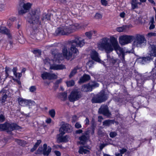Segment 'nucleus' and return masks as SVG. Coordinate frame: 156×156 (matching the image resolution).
<instances>
[{"label":"nucleus","mask_w":156,"mask_h":156,"mask_svg":"<svg viewBox=\"0 0 156 156\" xmlns=\"http://www.w3.org/2000/svg\"><path fill=\"white\" fill-rule=\"evenodd\" d=\"M94 64V62L93 61H89L87 63V66L90 68L92 67Z\"/></svg>","instance_id":"41"},{"label":"nucleus","mask_w":156,"mask_h":156,"mask_svg":"<svg viewBox=\"0 0 156 156\" xmlns=\"http://www.w3.org/2000/svg\"><path fill=\"white\" fill-rule=\"evenodd\" d=\"M62 53L63 56L67 60H69L71 58H74V56L73 54L69 51V52L67 51V48L66 46H64L62 48Z\"/></svg>","instance_id":"16"},{"label":"nucleus","mask_w":156,"mask_h":156,"mask_svg":"<svg viewBox=\"0 0 156 156\" xmlns=\"http://www.w3.org/2000/svg\"><path fill=\"white\" fill-rule=\"evenodd\" d=\"M65 66L62 65L53 64L51 65L50 69L55 70H61L65 69Z\"/></svg>","instance_id":"20"},{"label":"nucleus","mask_w":156,"mask_h":156,"mask_svg":"<svg viewBox=\"0 0 156 156\" xmlns=\"http://www.w3.org/2000/svg\"><path fill=\"white\" fill-rule=\"evenodd\" d=\"M91 123L92 127L94 129V128L96 126V124L93 119H92V121L91 122Z\"/></svg>","instance_id":"54"},{"label":"nucleus","mask_w":156,"mask_h":156,"mask_svg":"<svg viewBox=\"0 0 156 156\" xmlns=\"http://www.w3.org/2000/svg\"><path fill=\"white\" fill-rule=\"evenodd\" d=\"M106 145L104 144H101L99 146L100 149L101 150Z\"/></svg>","instance_id":"59"},{"label":"nucleus","mask_w":156,"mask_h":156,"mask_svg":"<svg viewBox=\"0 0 156 156\" xmlns=\"http://www.w3.org/2000/svg\"><path fill=\"white\" fill-rule=\"evenodd\" d=\"M98 112L99 113L102 114L108 117H110L111 115L109 111L108 106L106 105H102L99 108Z\"/></svg>","instance_id":"11"},{"label":"nucleus","mask_w":156,"mask_h":156,"mask_svg":"<svg viewBox=\"0 0 156 156\" xmlns=\"http://www.w3.org/2000/svg\"><path fill=\"white\" fill-rule=\"evenodd\" d=\"M17 70V68L16 67L13 68L12 69V71L13 72L15 76H17V75L18 74V73H16Z\"/></svg>","instance_id":"51"},{"label":"nucleus","mask_w":156,"mask_h":156,"mask_svg":"<svg viewBox=\"0 0 156 156\" xmlns=\"http://www.w3.org/2000/svg\"><path fill=\"white\" fill-rule=\"evenodd\" d=\"M102 17V15L101 14L98 13H96L94 16V18L97 19H101Z\"/></svg>","instance_id":"43"},{"label":"nucleus","mask_w":156,"mask_h":156,"mask_svg":"<svg viewBox=\"0 0 156 156\" xmlns=\"http://www.w3.org/2000/svg\"><path fill=\"white\" fill-rule=\"evenodd\" d=\"M20 129V127L16 124L6 123V131L8 133H10L14 130H18Z\"/></svg>","instance_id":"15"},{"label":"nucleus","mask_w":156,"mask_h":156,"mask_svg":"<svg viewBox=\"0 0 156 156\" xmlns=\"http://www.w3.org/2000/svg\"><path fill=\"white\" fill-rule=\"evenodd\" d=\"M0 32L7 35L9 37H10L9 30L5 27H0Z\"/></svg>","instance_id":"23"},{"label":"nucleus","mask_w":156,"mask_h":156,"mask_svg":"<svg viewBox=\"0 0 156 156\" xmlns=\"http://www.w3.org/2000/svg\"><path fill=\"white\" fill-rule=\"evenodd\" d=\"M101 2L102 5L105 6L107 5L108 4L107 2L105 0H101Z\"/></svg>","instance_id":"53"},{"label":"nucleus","mask_w":156,"mask_h":156,"mask_svg":"<svg viewBox=\"0 0 156 156\" xmlns=\"http://www.w3.org/2000/svg\"><path fill=\"white\" fill-rule=\"evenodd\" d=\"M98 48L99 49L104 50L107 53V60L108 61L115 64L117 62V59H114L113 57H111L109 53L112 52L114 49L116 51L119 56L122 57V61H124V53L123 49L119 45L117 39L113 37L109 38L105 37L102 39L101 43L98 44Z\"/></svg>","instance_id":"1"},{"label":"nucleus","mask_w":156,"mask_h":156,"mask_svg":"<svg viewBox=\"0 0 156 156\" xmlns=\"http://www.w3.org/2000/svg\"><path fill=\"white\" fill-rule=\"evenodd\" d=\"M149 54L151 56H156V45L153 44L151 45Z\"/></svg>","instance_id":"22"},{"label":"nucleus","mask_w":156,"mask_h":156,"mask_svg":"<svg viewBox=\"0 0 156 156\" xmlns=\"http://www.w3.org/2000/svg\"><path fill=\"white\" fill-rule=\"evenodd\" d=\"M43 150H42V148L39 147L37 150L36 154H43Z\"/></svg>","instance_id":"46"},{"label":"nucleus","mask_w":156,"mask_h":156,"mask_svg":"<svg viewBox=\"0 0 156 156\" xmlns=\"http://www.w3.org/2000/svg\"><path fill=\"white\" fill-rule=\"evenodd\" d=\"M75 127L77 129H79L81 128L82 127V126L81 124L78 122H77L76 123L75 125Z\"/></svg>","instance_id":"50"},{"label":"nucleus","mask_w":156,"mask_h":156,"mask_svg":"<svg viewBox=\"0 0 156 156\" xmlns=\"http://www.w3.org/2000/svg\"><path fill=\"white\" fill-rule=\"evenodd\" d=\"M92 89L93 87H98L99 86V84L96 82H93L89 84Z\"/></svg>","instance_id":"38"},{"label":"nucleus","mask_w":156,"mask_h":156,"mask_svg":"<svg viewBox=\"0 0 156 156\" xmlns=\"http://www.w3.org/2000/svg\"><path fill=\"white\" fill-rule=\"evenodd\" d=\"M86 122V125H89V120L87 118H86L85 120Z\"/></svg>","instance_id":"64"},{"label":"nucleus","mask_w":156,"mask_h":156,"mask_svg":"<svg viewBox=\"0 0 156 156\" xmlns=\"http://www.w3.org/2000/svg\"><path fill=\"white\" fill-rule=\"evenodd\" d=\"M73 131V128L71 125L66 123L63 124L59 129L60 135H63L66 132L70 133Z\"/></svg>","instance_id":"10"},{"label":"nucleus","mask_w":156,"mask_h":156,"mask_svg":"<svg viewBox=\"0 0 156 156\" xmlns=\"http://www.w3.org/2000/svg\"><path fill=\"white\" fill-rule=\"evenodd\" d=\"M6 123L3 124H0V129L1 130H6Z\"/></svg>","instance_id":"39"},{"label":"nucleus","mask_w":156,"mask_h":156,"mask_svg":"<svg viewBox=\"0 0 156 156\" xmlns=\"http://www.w3.org/2000/svg\"><path fill=\"white\" fill-rule=\"evenodd\" d=\"M78 119V117L76 115L73 116L72 117V122H75L77 121Z\"/></svg>","instance_id":"52"},{"label":"nucleus","mask_w":156,"mask_h":156,"mask_svg":"<svg viewBox=\"0 0 156 156\" xmlns=\"http://www.w3.org/2000/svg\"><path fill=\"white\" fill-rule=\"evenodd\" d=\"M133 39V45L134 47H141L146 44V40L143 35L137 34Z\"/></svg>","instance_id":"5"},{"label":"nucleus","mask_w":156,"mask_h":156,"mask_svg":"<svg viewBox=\"0 0 156 156\" xmlns=\"http://www.w3.org/2000/svg\"><path fill=\"white\" fill-rule=\"evenodd\" d=\"M49 113L52 118L54 117L55 114V110L54 109H52L49 110Z\"/></svg>","instance_id":"35"},{"label":"nucleus","mask_w":156,"mask_h":156,"mask_svg":"<svg viewBox=\"0 0 156 156\" xmlns=\"http://www.w3.org/2000/svg\"><path fill=\"white\" fill-rule=\"evenodd\" d=\"M79 153L80 154H88L89 153L90 151L84 148L83 147H80L79 151Z\"/></svg>","instance_id":"30"},{"label":"nucleus","mask_w":156,"mask_h":156,"mask_svg":"<svg viewBox=\"0 0 156 156\" xmlns=\"http://www.w3.org/2000/svg\"><path fill=\"white\" fill-rule=\"evenodd\" d=\"M41 140H38L37 141V142L35 143V144L34 145V147L31 149L30 151L31 152H33L35 151L39 145V144L41 143Z\"/></svg>","instance_id":"29"},{"label":"nucleus","mask_w":156,"mask_h":156,"mask_svg":"<svg viewBox=\"0 0 156 156\" xmlns=\"http://www.w3.org/2000/svg\"><path fill=\"white\" fill-rule=\"evenodd\" d=\"M51 148L49 146L47 147V144H45L43 145V154L44 155L48 156L51 152Z\"/></svg>","instance_id":"18"},{"label":"nucleus","mask_w":156,"mask_h":156,"mask_svg":"<svg viewBox=\"0 0 156 156\" xmlns=\"http://www.w3.org/2000/svg\"><path fill=\"white\" fill-rule=\"evenodd\" d=\"M117 135V133L116 132H112L109 134L110 136L112 138L115 137Z\"/></svg>","instance_id":"44"},{"label":"nucleus","mask_w":156,"mask_h":156,"mask_svg":"<svg viewBox=\"0 0 156 156\" xmlns=\"http://www.w3.org/2000/svg\"><path fill=\"white\" fill-rule=\"evenodd\" d=\"M62 81V79H60L59 80H57L56 82L55 83V85L58 86V85L61 83Z\"/></svg>","instance_id":"56"},{"label":"nucleus","mask_w":156,"mask_h":156,"mask_svg":"<svg viewBox=\"0 0 156 156\" xmlns=\"http://www.w3.org/2000/svg\"><path fill=\"white\" fill-rule=\"evenodd\" d=\"M77 24H75L70 20L67 21L65 24L58 28L55 31L58 35H68L73 32L77 28Z\"/></svg>","instance_id":"3"},{"label":"nucleus","mask_w":156,"mask_h":156,"mask_svg":"<svg viewBox=\"0 0 156 156\" xmlns=\"http://www.w3.org/2000/svg\"><path fill=\"white\" fill-rule=\"evenodd\" d=\"M90 133V130H87L83 133L82 136L79 137V139L80 141L81 144H84L89 139Z\"/></svg>","instance_id":"12"},{"label":"nucleus","mask_w":156,"mask_h":156,"mask_svg":"<svg viewBox=\"0 0 156 156\" xmlns=\"http://www.w3.org/2000/svg\"><path fill=\"white\" fill-rule=\"evenodd\" d=\"M81 97L80 93L77 90L73 91L69 96L68 98L71 102H73L79 99Z\"/></svg>","instance_id":"9"},{"label":"nucleus","mask_w":156,"mask_h":156,"mask_svg":"<svg viewBox=\"0 0 156 156\" xmlns=\"http://www.w3.org/2000/svg\"><path fill=\"white\" fill-rule=\"evenodd\" d=\"M138 1L136 0H132L131 2L132 8L134 9L136 8H138Z\"/></svg>","instance_id":"31"},{"label":"nucleus","mask_w":156,"mask_h":156,"mask_svg":"<svg viewBox=\"0 0 156 156\" xmlns=\"http://www.w3.org/2000/svg\"><path fill=\"white\" fill-rule=\"evenodd\" d=\"M134 38L133 36L124 35L119 37V42L121 45H124L131 43Z\"/></svg>","instance_id":"8"},{"label":"nucleus","mask_w":156,"mask_h":156,"mask_svg":"<svg viewBox=\"0 0 156 156\" xmlns=\"http://www.w3.org/2000/svg\"><path fill=\"white\" fill-rule=\"evenodd\" d=\"M125 13L124 12H122L120 14V16L122 18H123L125 16Z\"/></svg>","instance_id":"63"},{"label":"nucleus","mask_w":156,"mask_h":156,"mask_svg":"<svg viewBox=\"0 0 156 156\" xmlns=\"http://www.w3.org/2000/svg\"><path fill=\"white\" fill-rule=\"evenodd\" d=\"M30 91L31 92H34L36 91V88L35 86H32L29 89Z\"/></svg>","instance_id":"45"},{"label":"nucleus","mask_w":156,"mask_h":156,"mask_svg":"<svg viewBox=\"0 0 156 156\" xmlns=\"http://www.w3.org/2000/svg\"><path fill=\"white\" fill-rule=\"evenodd\" d=\"M114 120H105L103 122V125L105 126H109L111 124H113Z\"/></svg>","instance_id":"26"},{"label":"nucleus","mask_w":156,"mask_h":156,"mask_svg":"<svg viewBox=\"0 0 156 156\" xmlns=\"http://www.w3.org/2000/svg\"><path fill=\"white\" fill-rule=\"evenodd\" d=\"M86 36L89 39H91L92 34V31L86 32L85 34Z\"/></svg>","instance_id":"42"},{"label":"nucleus","mask_w":156,"mask_h":156,"mask_svg":"<svg viewBox=\"0 0 156 156\" xmlns=\"http://www.w3.org/2000/svg\"><path fill=\"white\" fill-rule=\"evenodd\" d=\"M151 59V57L148 56L146 57L140 58H139V61L142 64H144Z\"/></svg>","instance_id":"28"},{"label":"nucleus","mask_w":156,"mask_h":156,"mask_svg":"<svg viewBox=\"0 0 156 156\" xmlns=\"http://www.w3.org/2000/svg\"><path fill=\"white\" fill-rule=\"evenodd\" d=\"M6 90L4 89H2L1 91V93H2L3 95L2 100V102L3 103L5 102L7 98V95L6 94Z\"/></svg>","instance_id":"27"},{"label":"nucleus","mask_w":156,"mask_h":156,"mask_svg":"<svg viewBox=\"0 0 156 156\" xmlns=\"http://www.w3.org/2000/svg\"><path fill=\"white\" fill-rule=\"evenodd\" d=\"M16 18L15 17H12L10 18L9 19V22H8V25L9 26H10L12 25V23L11 22H12L15 21L16 20Z\"/></svg>","instance_id":"40"},{"label":"nucleus","mask_w":156,"mask_h":156,"mask_svg":"<svg viewBox=\"0 0 156 156\" xmlns=\"http://www.w3.org/2000/svg\"><path fill=\"white\" fill-rule=\"evenodd\" d=\"M14 140L20 146H23L25 144V142H24V141L21 140L15 139H14Z\"/></svg>","instance_id":"33"},{"label":"nucleus","mask_w":156,"mask_h":156,"mask_svg":"<svg viewBox=\"0 0 156 156\" xmlns=\"http://www.w3.org/2000/svg\"><path fill=\"white\" fill-rule=\"evenodd\" d=\"M40 11L37 9H31L28 16V21L32 24V30L31 31L30 37L33 39L36 37L39 32V27L40 23L39 21Z\"/></svg>","instance_id":"2"},{"label":"nucleus","mask_w":156,"mask_h":156,"mask_svg":"<svg viewBox=\"0 0 156 156\" xmlns=\"http://www.w3.org/2000/svg\"><path fill=\"white\" fill-rule=\"evenodd\" d=\"M90 76L89 75L84 74L83 76L81 77L79 81V83H84L86 81H87L90 80Z\"/></svg>","instance_id":"21"},{"label":"nucleus","mask_w":156,"mask_h":156,"mask_svg":"<svg viewBox=\"0 0 156 156\" xmlns=\"http://www.w3.org/2000/svg\"><path fill=\"white\" fill-rule=\"evenodd\" d=\"M18 103L20 105L24 106L27 105H34L35 103L33 101L31 100H27L21 98H19L18 99Z\"/></svg>","instance_id":"14"},{"label":"nucleus","mask_w":156,"mask_h":156,"mask_svg":"<svg viewBox=\"0 0 156 156\" xmlns=\"http://www.w3.org/2000/svg\"><path fill=\"white\" fill-rule=\"evenodd\" d=\"M127 151V150L124 148H122V149L120 150V153L121 154H123L124 153L126 152Z\"/></svg>","instance_id":"55"},{"label":"nucleus","mask_w":156,"mask_h":156,"mask_svg":"<svg viewBox=\"0 0 156 156\" xmlns=\"http://www.w3.org/2000/svg\"><path fill=\"white\" fill-rule=\"evenodd\" d=\"M149 2L151 3L154 6L155 5V3L153 0H148Z\"/></svg>","instance_id":"62"},{"label":"nucleus","mask_w":156,"mask_h":156,"mask_svg":"<svg viewBox=\"0 0 156 156\" xmlns=\"http://www.w3.org/2000/svg\"><path fill=\"white\" fill-rule=\"evenodd\" d=\"M58 98H61L62 100L64 101L67 99V94L66 92L58 93Z\"/></svg>","instance_id":"25"},{"label":"nucleus","mask_w":156,"mask_h":156,"mask_svg":"<svg viewBox=\"0 0 156 156\" xmlns=\"http://www.w3.org/2000/svg\"><path fill=\"white\" fill-rule=\"evenodd\" d=\"M19 40V42L22 44H23L25 42V39L23 37L22 35H20V36L18 37Z\"/></svg>","instance_id":"37"},{"label":"nucleus","mask_w":156,"mask_h":156,"mask_svg":"<svg viewBox=\"0 0 156 156\" xmlns=\"http://www.w3.org/2000/svg\"><path fill=\"white\" fill-rule=\"evenodd\" d=\"M155 27V25L154 24V23H151L150 24V26L149 27V29L150 30H151L153 29Z\"/></svg>","instance_id":"60"},{"label":"nucleus","mask_w":156,"mask_h":156,"mask_svg":"<svg viewBox=\"0 0 156 156\" xmlns=\"http://www.w3.org/2000/svg\"><path fill=\"white\" fill-rule=\"evenodd\" d=\"M41 77L43 80H51L56 79L57 78V76L55 74L50 73L47 72H44L42 73Z\"/></svg>","instance_id":"13"},{"label":"nucleus","mask_w":156,"mask_h":156,"mask_svg":"<svg viewBox=\"0 0 156 156\" xmlns=\"http://www.w3.org/2000/svg\"><path fill=\"white\" fill-rule=\"evenodd\" d=\"M147 36L149 37H151L152 36L156 37V33H149L147 34Z\"/></svg>","instance_id":"48"},{"label":"nucleus","mask_w":156,"mask_h":156,"mask_svg":"<svg viewBox=\"0 0 156 156\" xmlns=\"http://www.w3.org/2000/svg\"><path fill=\"white\" fill-rule=\"evenodd\" d=\"M67 86L68 87H70L73 86L75 84L74 81L73 80H71L66 82Z\"/></svg>","instance_id":"36"},{"label":"nucleus","mask_w":156,"mask_h":156,"mask_svg":"<svg viewBox=\"0 0 156 156\" xmlns=\"http://www.w3.org/2000/svg\"><path fill=\"white\" fill-rule=\"evenodd\" d=\"M55 154L57 156H60L61 154L60 152L58 151H55L54 152Z\"/></svg>","instance_id":"57"},{"label":"nucleus","mask_w":156,"mask_h":156,"mask_svg":"<svg viewBox=\"0 0 156 156\" xmlns=\"http://www.w3.org/2000/svg\"><path fill=\"white\" fill-rule=\"evenodd\" d=\"M60 133L58 135V137H57V141L58 143H60L62 142H66L68 141V139L69 136L66 135L64 136H62L63 135H60Z\"/></svg>","instance_id":"19"},{"label":"nucleus","mask_w":156,"mask_h":156,"mask_svg":"<svg viewBox=\"0 0 156 156\" xmlns=\"http://www.w3.org/2000/svg\"><path fill=\"white\" fill-rule=\"evenodd\" d=\"M83 130L81 129H80L76 130V133L77 134H80L82 133L83 132Z\"/></svg>","instance_id":"61"},{"label":"nucleus","mask_w":156,"mask_h":156,"mask_svg":"<svg viewBox=\"0 0 156 156\" xmlns=\"http://www.w3.org/2000/svg\"><path fill=\"white\" fill-rule=\"evenodd\" d=\"M5 120L4 116L2 115H0V122H2L4 121Z\"/></svg>","instance_id":"58"},{"label":"nucleus","mask_w":156,"mask_h":156,"mask_svg":"<svg viewBox=\"0 0 156 156\" xmlns=\"http://www.w3.org/2000/svg\"><path fill=\"white\" fill-rule=\"evenodd\" d=\"M108 95L103 92H101L93 97L91 100L93 103H101L107 100Z\"/></svg>","instance_id":"7"},{"label":"nucleus","mask_w":156,"mask_h":156,"mask_svg":"<svg viewBox=\"0 0 156 156\" xmlns=\"http://www.w3.org/2000/svg\"><path fill=\"white\" fill-rule=\"evenodd\" d=\"M128 27H129L127 25L123 26L122 27H117L116 28V30L118 32H122Z\"/></svg>","instance_id":"32"},{"label":"nucleus","mask_w":156,"mask_h":156,"mask_svg":"<svg viewBox=\"0 0 156 156\" xmlns=\"http://www.w3.org/2000/svg\"><path fill=\"white\" fill-rule=\"evenodd\" d=\"M50 20V16L48 14L45 15V16L43 17V20Z\"/></svg>","instance_id":"47"},{"label":"nucleus","mask_w":156,"mask_h":156,"mask_svg":"<svg viewBox=\"0 0 156 156\" xmlns=\"http://www.w3.org/2000/svg\"><path fill=\"white\" fill-rule=\"evenodd\" d=\"M70 0H60V2L64 4H68L70 2Z\"/></svg>","instance_id":"49"},{"label":"nucleus","mask_w":156,"mask_h":156,"mask_svg":"<svg viewBox=\"0 0 156 156\" xmlns=\"http://www.w3.org/2000/svg\"><path fill=\"white\" fill-rule=\"evenodd\" d=\"M72 44L70 47V50L74 54H78L79 51L76 48V46L82 47L84 44V40L80 37H77L75 39L71 41Z\"/></svg>","instance_id":"4"},{"label":"nucleus","mask_w":156,"mask_h":156,"mask_svg":"<svg viewBox=\"0 0 156 156\" xmlns=\"http://www.w3.org/2000/svg\"><path fill=\"white\" fill-rule=\"evenodd\" d=\"M77 69L76 68H75L72 70L69 76V77L70 78H71L76 74Z\"/></svg>","instance_id":"34"},{"label":"nucleus","mask_w":156,"mask_h":156,"mask_svg":"<svg viewBox=\"0 0 156 156\" xmlns=\"http://www.w3.org/2000/svg\"><path fill=\"white\" fill-rule=\"evenodd\" d=\"M90 55L92 59L98 62L101 61L98 54L96 51L94 50H92L90 52Z\"/></svg>","instance_id":"17"},{"label":"nucleus","mask_w":156,"mask_h":156,"mask_svg":"<svg viewBox=\"0 0 156 156\" xmlns=\"http://www.w3.org/2000/svg\"><path fill=\"white\" fill-rule=\"evenodd\" d=\"M31 6V4L29 3H24L21 2L18 8V14L20 15H23L29 11Z\"/></svg>","instance_id":"6"},{"label":"nucleus","mask_w":156,"mask_h":156,"mask_svg":"<svg viewBox=\"0 0 156 156\" xmlns=\"http://www.w3.org/2000/svg\"><path fill=\"white\" fill-rule=\"evenodd\" d=\"M81 89L83 91L86 92L91 91L92 90L89 84L83 85Z\"/></svg>","instance_id":"24"}]
</instances>
